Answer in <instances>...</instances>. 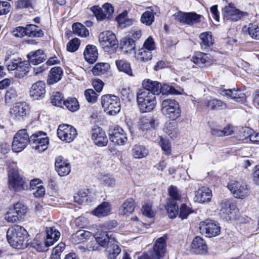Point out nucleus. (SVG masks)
Returning a JSON list of instances; mask_svg holds the SVG:
<instances>
[{
    "instance_id": "nucleus-1",
    "label": "nucleus",
    "mask_w": 259,
    "mask_h": 259,
    "mask_svg": "<svg viewBox=\"0 0 259 259\" xmlns=\"http://www.w3.org/2000/svg\"><path fill=\"white\" fill-rule=\"evenodd\" d=\"M7 238L10 245L17 249L24 248L28 244L27 231L19 225H15L8 229Z\"/></svg>"
},
{
    "instance_id": "nucleus-2",
    "label": "nucleus",
    "mask_w": 259,
    "mask_h": 259,
    "mask_svg": "<svg viewBox=\"0 0 259 259\" xmlns=\"http://www.w3.org/2000/svg\"><path fill=\"white\" fill-rule=\"evenodd\" d=\"M137 101L141 112L152 111L156 105V97L149 91H139L137 95Z\"/></svg>"
},
{
    "instance_id": "nucleus-3",
    "label": "nucleus",
    "mask_w": 259,
    "mask_h": 259,
    "mask_svg": "<svg viewBox=\"0 0 259 259\" xmlns=\"http://www.w3.org/2000/svg\"><path fill=\"white\" fill-rule=\"evenodd\" d=\"M161 111L164 115L172 120L178 118L181 114L180 105L174 99L164 100L161 103Z\"/></svg>"
},
{
    "instance_id": "nucleus-4",
    "label": "nucleus",
    "mask_w": 259,
    "mask_h": 259,
    "mask_svg": "<svg viewBox=\"0 0 259 259\" xmlns=\"http://www.w3.org/2000/svg\"><path fill=\"white\" fill-rule=\"evenodd\" d=\"M101 104L104 111L110 115H116L121 109L120 99L116 96L111 95L103 96Z\"/></svg>"
},
{
    "instance_id": "nucleus-5",
    "label": "nucleus",
    "mask_w": 259,
    "mask_h": 259,
    "mask_svg": "<svg viewBox=\"0 0 259 259\" xmlns=\"http://www.w3.org/2000/svg\"><path fill=\"white\" fill-rule=\"evenodd\" d=\"M8 187L10 190L18 192L27 188V185L18 170L11 168L8 171Z\"/></svg>"
},
{
    "instance_id": "nucleus-6",
    "label": "nucleus",
    "mask_w": 259,
    "mask_h": 259,
    "mask_svg": "<svg viewBox=\"0 0 259 259\" xmlns=\"http://www.w3.org/2000/svg\"><path fill=\"white\" fill-rule=\"evenodd\" d=\"M166 238L161 237L158 238L151 250L149 254L144 253L138 257V259H160L162 257L165 250Z\"/></svg>"
},
{
    "instance_id": "nucleus-7",
    "label": "nucleus",
    "mask_w": 259,
    "mask_h": 259,
    "mask_svg": "<svg viewBox=\"0 0 259 259\" xmlns=\"http://www.w3.org/2000/svg\"><path fill=\"white\" fill-rule=\"evenodd\" d=\"M199 228L200 233L207 237H215L219 235L221 232L219 224L211 220L201 222Z\"/></svg>"
},
{
    "instance_id": "nucleus-8",
    "label": "nucleus",
    "mask_w": 259,
    "mask_h": 259,
    "mask_svg": "<svg viewBox=\"0 0 259 259\" xmlns=\"http://www.w3.org/2000/svg\"><path fill=\"white\" fill-rule=\"evenodd\" d=\"M26 212L27 207L20 203H17L13 207L9 209L5 219L8 222L14 223L21 220Z\"/></svg>"
},
{
    "instance_id": "nucleus-9",
    "label": "nucleus",
    "mask_w": 259,
    "mask_h": 259,
    "mask_svg": "<svg viewBox=\"0 0 259 259\" xmlns=\"http://www.w3.org/2000/svg\"><path fill=\"white\" fill-rule=\"evenodd\" d=\"M29 142V135L26 129L19 130L14 137L12 143V149L15 152L22 151Z\"/></svg>"
},
{
    "instance_id": "nucleus-10",
    "label": "nucleus",
    "mask_w": 259,
    "mask_h": 259,
    "mask_svg": "<svg viewBox=\"0 0 259 259\" xmlns=\"http://www.w3.org/2000/svg\"><path fill=\"white\" fill-rule=\"evenodd\" d=\"M57 135L58 138L62 141L66 143L72 142L76 138L77 132L76 129L72 126L62 124L59 126L57 130Z\"/></svg>"
},
{
    "instance_id": "nucleus-11",
    "label": "nucleus",
    "mask_w": 259,
    "mask_h": 259,
    "mask_svg": "<svg viewBox=\"0 0 259 259\" xmlns=\"http://www.w3.org/2000/svg\"><path fill=\"white\" fill-rule=\"evenodd\" d=\"M91 10L98 21L110 19L114 12L113 7L108 3L103 5L102 8L94 6L91 8Z\"/></svg>"
},
{
    "instance_id": "nucleus-12",
    "label": "nucleus",
    "mask_w": 259,
    "mask_h": 259,
    "mask_svg": "<svg viewBox=\"0 0 259 259\" xmlns=\"http://www.w3.org/2000/svg\"><path fill=\"white\" fill-rule=\"evenodd\" d=\"M223 15L225 22H233L240 20L247 14L229 5L223 9Z\"/></svg>"
},
{
    "instance_id": "nucleus-13",
    "label": "nucleus",
    "mask_w": 259,
    "mask_h": 259,
    "mask_svg": "<svg viewBox=\"0 0 259 259\" xmlns=\"http://www.w3.org/2000/svg\"><path fill=\"white\" fill-rule=\"evenodd\" d=\"M228 189L237 198L244 199L248 196L249 191L244 184H241L235 181H230L227 186Z\"/></svg>"
},
{
    "instance_id": "nucleus-14",
    "label": "nucleus",
    "mask_w": 259,
    "mask_h": 259,
    "mask_svg": "<svg viewBox=\"0 0 259 259\" xmlns=\"http://www.w3.org/2000/svg\"><path fill=\"white\" fill-rule=\"evenodd\" d=\"M174 19L184 24L192 25L200 22L201 16L194 12H178L174 15Z\"/></svg>"
},
{
    "instance_id": "nucleus-15",
    "label": "nucleus",
    "mask_w": 259,
    "mask_h": 259,
    "mask_svg": "<svg viewBox=\"0 0 259 259\" xmlns=\"http://www.w3.org/2000/svg\"><path fill=\"white\" fill-rule=\"evenodd\" d=\"M99 41L101 46L105 50L113 48L118 44L115 35L110 31L101 33L99 36Z\"/></svg>"
},
{
    "instance_id": "nucleus-16",
    "label": "nucleus",
    "mask_w": 259,
    "mask_h": 259,
    "mask_svg": "<svg viewBox=\"0 0 259 259\" xmlns=\"http://www.w3.org/2000/svg\"><path fill=\"white\" fill-rule=\"evenodd\" d=\"M91 135L92 140L97 146L104 147L107 145V137L105 132L101 127L95 126L91 131Z\"/></svg>"
},
{
    "instance_id": "nucleus-17",
    "label": "nucleus",
    "mask_w": 259,
    "mask_h": 259,
    "mask_svg": "<svg viewBox=\"0 0 259 259\" xmlns=\"http://www.w3.org/2000/svg\"><path fill=\"white\" fill-rule=\"evenodd\" d=\"M109 138L112 142L118 145H124L127 140L126 133L118 126L109 131Z\"/></svg>"
},
{
    "instance_id": "nucleus-18",
    "label": "nucleus",
    "mask_w": 259,
    "mask_h": 259,
    "mask_svg": "<svg viewBox=\"0 0 259 259\" xmlns=\"http://www.w3.org/2000/svg\"><path fill=\"white\" fill-rule=\"evenodd\" d=\"M55 169L61 177L68 175L71 171V165L68 160L62 156L56 158Z\"/></svg>"
},
{
    "instance_id": "nucleus-19",
    "label": "nucleus",
    "mask_w": 259,
    "mask_h": 259,
    "mask_svg": "<svg viewBox=\"0 0 259 259\" xmlns=\"http://www.w3.org/2000/svg\"><path fill=\"white\" fill-rule=\"evenodd\" d=\"M192 61L201 68L211 65L213 60L210 55L202 52H196L192 57Z\"/></svg>"
},
{
    "instance_id": "nucleus-20",
    "label": "nucleus",
    "mask_w": 259,
    "mask_h": 259,
    "mask_svg": "<svg viewBox=\"0 0 259 259\" xmlns=\"http://www.w3.org/2000/svg\"><path fill=\"white\" fill-rule=\"evenodd\" d=\"M190 248L193 252L197 254H204L208 251V247L205 241L199 236H196L193 239Z\"/></svg>"
},
{
    "instance_id": "nucleus-21",
    "label": "nucleus",
    "mask_w": 259,
    "mask_h": 259,
    "mask_svg": "<svg viewBox=\"0 0 259 259\" xmlns=\"http://www.w3.org/2000/svg\"><path fill=\"white\" fill-rule=\"evenodd\" d=\"M29 110L28 105L25 102H19L10 109V113L12 117L19 119L27 115Z\"/></svg>"
},
{
    "instance_id": "nucleus-22",
    "label": "nucleus",
    "mask_w": 259,
    "mask_h": 259,
    "mask_svg": "<svg viewBox=\"0 0 259 259\" xmlns=\"http://www.w3.org/2000/svg\"><path fill=\"white\" fill-rule=\"evenodd\" d=\"M95 238L98 245L103 247H106L109 243L116 242L115 237L112 233L102 231L96 233L94 235Z\"/></svg>"
},
{
    "instance_id": "nucleus-23",
    "label": "nucleus",
    "mask_w": 259,
    "mask_h": 259,
    "mask_svg": "<svg viewBox=\"0 0 259 259\" xmlns=\"http://www.w3.org/2000/svg\"><path fill=\"white\" fill-rule=\"evenodd\" d=\"M45 93L46 84L42 81H38L33 83L30 90V95L35 100L44 97Z\"/></svg>"
},
{
    "instance_id": "nucleus-24",
    "label": "nucleus",
    "mask_w": 259,
    "mask_h": 259,
    "mask_svg": "<svg viewBox=\"0 0 259 259\" xmlns=\"http://www.w3.org/2000/svg\"><path fill=\"white\" fill-rule=\"evenodd\" d=\"M212 197V192L208 188L202 187L196 192L195 198L200 203H208L210 201Z\"/></svg>"
},
{
    "instance_id": "nucleus-25",
    "label": "nucleus",
    "mask_w": 259,
    "mask_h": 259,
    "mask_svg": "<svg viewBox=\"0 0 259 259\" xmlns=\"http://www.w3.org/2000/svg\"><path fill=\"white\" fill-rule=\"evenodd\" d=\"M47 238L45 241L46 246H52L58 241L60 237V232L55 227H50L46 229Z\"/></svg>"
},
{
    "instance_id": "nucleus-26",
    "label": "nucleus",
    "mask_w": 259,
    "mask_h": 259,
    "mask_svg": "<svg viewBox=\"0 0 259 259\" xmlns=\"http://www.w3.org/2000/svg\"><path fill=\"white\" fill-rule=\"evenodd\" d=\"M27 57L31 63L34 65H38L44 62L46 59V55L41 50L30 52L27 55Z\"/></svg>"
},
{
    "instance_id": "nucleus-27",
    "label": "nucleus",
    "mask_w": 259,
    "mask_h": 259,
    "mask_svg": "<svg viewBox=\"0 0 259 259\" xmlns=\"http://www.w3.org/2000/svg\"><path fill=\"white\" fill-rule=\"evenodd\" d=\"M135 208V202L133 199H126L121 205L119 213L122 215L128 216L131 214Z\"/></svg>"
},
{
    "instance_id": "nucleus-28",
    "label": "nucleus",
    "mask_w": 259,
    "mask_h": 259,
    "mask_svg": "<svg viewBox=\"0 0 259 259\" xmlns=\"http://www.w3.org/2000/svg\"><path fill=\"white\" fill-rule=\"evenodd\" d=\"M142 85L145 89V91H149L155 96L160 93L161 83L158 81L149 79H145L142 82Z\"/></svg>"
},
{
    "instance_id": "nucleus-29",
    "label": "nucleus",
    "mask_w": 259,
    "mask_h": 259,
    "mask_svg": "<svg viewBox=\"0 0 259 259\" xmlns=\"http://www.w3.org/2000/svg\"><path fill=\"white\" fill-rule=\"evenodd\" d=\"M85 60L90 63H94L98 57V53L96 47L93 45H88L84 51Z\"/></svg>"
},
{
    "instance_id": "nucleus-30",
    "label": "nucleus",
    "mask_w": 259,
    "mask_h": 259,
    "mask_svg": "<svg viewBox=\"0 0 259 259\" xmlns=\"http://www.w3.org/2000/svg\"><path fill=\"white\" fill-rule=\"evenodd\" d=\"M120 48L124 54L135 53L136 44L135 41L131 38H122L120 41Z\"/></svg>"
},
{
    "instance_id": "nucleus-31",
    "label": "nucleus",
    "mask_w": 259,
    "mask_h": 259,
    "mask_svg": "<svg viewBox=\"0 0 259 259\" xmlns=\"http://www.w3.org/2000/svg\"><path fill=\"white\" fill-rule=\"evenodd\" d=\"M148 153V150L145 146L138 144L134 145L131 150V154L136 159L146 157Z\"/></svg>"
},
{
    "instance_id": "nucleus-32",
    "label": "nucleus",
    "mask_w": 259,
    "mask_h": 259,
    "mask_svg": "<svg viewBox=\"0 0 259 259\" xmlns=\"http://www.w3.org/2000/svg\"><path fill=\"white\" fill-rule=\"evenodd\" d=\"M111 211V208L109 203L103 202L93 211V214L98 217H103L109 215Z\"/></svg>"
},
{
    "instance_id": "nucleus-33",
    "label": "nucleus",
    "mask_w": 259,
    "mask_h": 259,
    "mask_svg": "<svg viewBox=\"0 0 259 259\" xmlns=\"http://www.w3.org/2000/svg\"><path fill=\"white\" fill-rule=\"evenodd\" d=\"M220 213L226 219L230 220L231 218L232 211L234 209V206L231 205L228 200H223L220 204Z\"/></svg>"
},
{
    "instance_id": "nucleus-34",
    "label": "nucleus",
    "mask_w": 259,
    "mask_h": 259,
    "mask_svg": "<svg viewBox=\"0 0 259 259\" xmlns=\"http://www.w3.org/2000/svg\"><path fill=\"white\" fill-rule=\"evenodd\" d=\"M37 182V180L31 181L30 183V186L34 197H42L45 194V188L41 183Z\"/></svg>"
},
{
    "instance_id": "nucleus-35",
    "label": "nucleus",
    "mask_w": 259,
    "mask_h": 259,
    "mask_svg": "<svg viewBox=\"0 0 259 259\" xmlns=\"http://www.w3.org/2000/svg\"><path fill=\"white\" fill-rule=\"evenodd\" d=\"M62 73L63 71L61 67H55L52 68L49 75L48 84H54L59 81L61 78Z\"/></svg>"
},
{
    "instance_id": "nucleus-36",
    "label": "nucleus",
    "mask_w": 259,
    "mask_h": 259,
    "mask_svg": "<svg viewBox=\"0 0 259 259\" xmlns=\"http://www.w3.org/2000/svg\"><path fill=\"white\" fill-rule=\"evenodd\" d=\"M116 20L121 28L131 26L134 21V19L130 18L127 16V12L125 11L118 15Z\"/></svg>"
},
{
    "instance_id": "nucleus-37",
    "label": "nucleus",
    "mask_w": 259,
    "mask_h": 259,
    "mask_svg": "<svg viewBox=\"0 0 259 259\" xmlns=\"http://www.w3.org/2000/svg\"><path fill=\"white\" fill-rule=\"evenodd\" d=\"M115 242L111 243L105 250L106 255L109 258H115L121 252V248Z\"/></svg>"
},
{
    "instance_id": "nucleus-38",
    "label": "nucleus",
    "mask_w": 259,
    "mask_h": 259,
    "mask_svg": "<svg viewBox=\"0 0 259 259\" xmlns=\"http://www.w3.org/2000/svg\"><path fill=\"white\" fill-rule=\"evenodd\" d=\"M91 236V232L86 230H80L72 235V242L75 244H78L89 239Z\"/></svg>"
},
{
    "instance_id": "nucleus-39",
    "label": "nucleus",
    "mask_w": 259,
    "mask_h": 259,
    "mask_svg": "<svg viewBox=\"0 0 259 259\" xmlns=\"http://www.w3.org/2000/svg\"><path fill=\"white\" fill-rule=\"evenodd\" d=\"M242 31L247 33L252 39H259V27L256 24L250 23L248 26H244Z\"/></svg>"
},
{
    "instance_id": "nucleus-40",
    "label": "nucleus",
    "mask_w": 259,
    "mask_h": 259,
    "mask_svg": "<svg viewBox=\"0 0 259 259\" xmlns=\"http://www.w3.org/2000/svg\"><path fill=\"white\" fill-rule=\"evenodd\" d=\"M118 70L123 72L130 76H133L131 64L125 60H118L115 62Z\"/></svg>"
},
{
    "instance_id": "nucleus-41",
    "label": "nucleus",
    "mask_w": 259,
    "mask_h": 259,
    "mask_svg": "<svg viewBox=\"0 0 259 259\" xmlns=\"http://www.w3.org/2000/svg\"><path fill=\"white\" fill-rule=\"evenodd\" d=\"M30 63L28 61H24L19 62V65L16 71L15 72V75L16 77L22 78L29 71Z\"/></svg>"
},
{
    "instance_id": "nucleus-42",
    "label": "nucleus",
    "mask_w": 259,
    "mask_h": 259,
    "mask_svg": "<svg viewBox=\"0 0 259 259\" xmlns=\"http://www.w3.org/2000/svg\"><path fill=\"white\" fill-rule=\"evenodd\" d=\"M165 208L169 217L171 219L175 218L178 214V205L176 201L171 199L168 200Z\"/></svg>"
},
{
    "instance_id": "nucleus-43",
    "label": "nucleus",
    "mask_w": 259,
    "mask_h": 259,
    "mask_svg": "<svg viewBox=\"0 0 259 259\" xmlns=\"http://www.w3.org/2000/svg\"><path fill=\"white\" fill-rule=\"evenodd\" d=\"M155 13L153 10L149 8L141 16V21L142 23L150 26L154 21Z\"/></svg>"
},
{
    "instance_id": "nucleus-44",
    "label": "nucleus",
    "mask_w": 259,
    "mask_h": 259,
    "mask_svg": "<svg viewBox=\"0 0 259 259\" xmlns=\"http://www.w3.org/2000/svg\"><path fill=\"white\" fill-rule=\"evenodd\" d=\"M221 94L224 96H227L231 97L232 99L239 101V100H242L244 98V94L240 90L235 89L224 90Z\"/></svg>"
},
{
    "instance_id": "nucleus-45",
    "label": "nucleus",
    "mask_w": 259,
    "mask_h": 259,
    "mask_svg": "<svg viewBox=\"0 0 259 259\" xmlns=\"http://www.w3.org/2000/svg\"><path fill=\"white\" fill-rule=\"evenodd\" d=\"M26 35L30 37H42L44 35L42 31L33 24L27 25L26 27Z\"/></svg>"
},
{
    "instance_id": "nucleus-46",
    "label": "nucleus",
    "mask_w": 259,
    "mask_h": 259,
    "mask_svg": "<svg viewBox=\"0 0 259 259\" xmlns=\"http://www.w3.org/2000/svg\"><path fill=\"white\" fill-rule=\"evenodd\" d=\"M73 32L80 37H86L89 35V30L80 23H75L72 25Z\"/></svg>"
},
{
    "instance_id": "nucleus-47",
    "label": "nucleus",
    "mask_w": 259,
    "mask_h": 259,
    "mask_svg": "<svg viewBox=\"0 0 259 259\" xmlns=\"http://www.w3.org/2000/svg\"><path fill=\"white\" fill-rule=\"evenodd\" d=\"M199 38L201 40L200 45L202 48L205 49L206 47L212 46L213 44L212 35L210 32H205L201 33Z\"/></svg>"
},
{
    "instance_id": "nucleus-48",
    "label": "nucleus",
    "mask_w": 259,
    "mask_h": 259,
    "mask_svg": "<svg viewBox=\"0 0 259 259\" xmlns=\"http://www.w3.org/2000/svg\"><path fill=\"white\" fill-rule=\"evenodd\" d=\"M110 65L107 63H98L92 69V72L95 75H101L107 72Z\"/></svg>"
},
{
    "instance_id": "nucleus-49",
    "label": "nucleus",
    "mask_w": 259,
    "mask_h": 259,
    "mask_svg": "<svg viewBox=\"0 0 259 259\" xmlns=\"http://www.w3.org/2000/svg\"><path fill=\"white\" fill-rule=\"evenodd\" d=\"M48 138L41 139L39 142H34V143L31 144L32 148L38 153H41L47 149L49 145Z\"/></svg>"
},
{
    "instance_id": "nucleus-50",
    "label": "nucleus",
    "mask_w": 259,
    "mask_h": 259,
    "mask_svg": "<svg viewBox=\"0 0 259 259\" xmlns=\"http://www.w3.org/2000/svg\"><path fill=\"white\" fill-rule=\"evenodd\" d=\"M100 184L103 187H113L115 185V180L110 175H102L100 178Z\"/></svg>"
},
{
    "instance_id": "nucleus-51",
    "label": "nucleus",
    "mask_w": 259,
    "mask_h": 259,
    "mask_svg": "<svg viewBox=\"0 0 259 259\" xmlns=\"http://www.w3.org/2000/svg\"><path fill=\"white\" fill-rule=\"evenodd\" d=\"M64 106L71 112H75L79 108L78 102L75 98H68L64 101Z\"/></svg>"
},
{
    "instance_id": "nucleus-52",
    "label": "nucleus",
    "mask_w": 259,
    "mask_h": 259,
    "mask_svg": "<svg viewBox=\"0 0 259 259\" xmlns=\"http://www.w3.org/2000/svg\"><path fill=\"white\" fill-rule=\"evenodd\" d=\"M207 105L210 109L214 110H221L226 108V104L225 103L216 99L208 100Z\"/></svg>"
},
{
    "instance_id": "nucleus-53",
    "label": "nucleus",
    "mask_w": 259,
    "mask_h": 259,
    "mask_svg": "<svg viewBox=\"0 0 259 259\" xmlns=\"http://www.w3.org/2000/svg\"><path fill=\"white\" fill-rule=\"evenodd\" d=\"M152 52L143 48L139 49L137 54V58L138 60L146 62L152 59Z\"/></svg>"
},
{
    "instance_id": "nucleus-54",
    "label": "nucleus",
    "mask_w": 259,
    "mask_h": 259,
    "mask_svg": "<svg viewBox=\"0 0 259 259\" xmlns=\"http://www.w3.org/2000/svg\"><path fill=\"white\" fill-rule=\"evenodd\" d=\"M52 103L53 105L57 107H64L63 97L58 92L53 93L51 97Z\"/></svg>"
},
{
    "instance_id": "nucleus-55",
    "label": "nucleus",
    "mask_w": 259,
    "mask_h": 259,
    "mask_svg": "<svg viewBox=\"0 0 259 259\" xmlns=\"http://www.w3.org/2000/svg\"><path fill=\"white\" fill-rule=\"evenodd\" d=\"M168 195L171 199L174 201L180 200L181 198V194L179 190L176 186L171 185L168 188Z\"/></svg>"
},
{
    "instance_id": "nucleus-56",
    "label": "nucleus",
    "mask_w": 259,
    "mask_h": 259,
    "mask_svg": "<svg viewBox=\"0 0 259 259\" xmlns=\"http://www.w3.org/2000/svg\"><path fill=\"white\" fill-rule=\"evenodd\" d=\"M142 211L144 215L149 218L154 217L156 213L155 210L152 208V204L150 202H146L143 204Z\"/></svg>"
},
{
    "instance_id": "nucleus-57",
    "label": "nucleus",
    "mask_w": 259,
    "mask_h": 259,
    "mask_svg": "<svg viewBox=\"0 0 259 259\" xmlns=\"http://www.w3.org/2000/svg\"><path fill=\"white\" fill-rule=\"evenodd\" d=\"M80 45V40L74 38L70 40L67 44V50L70 52H74L78 50Z\"/></svg>"
},
{
    "instance_id": "nucleus-58",
    "label": "nucleus",
    "mask_w": 259,
    "mask_h": 259,
    "mask_svg": "<svg viewBox=\"0 0 259 259\" xmlns=\"http://www.w3.org/2000/svg\"><path fill=\"white\" fill-rule=\"evenodd\" d=\"M193 212V210L191 207L183 204L180 206L179 216L182 220L186 219Z\"/></svg>"
},
{
    "instance_id": "nucleus-59",
    "label": "nucleus",
    "mask_w": 259,
    "mask_h": 259,
    "mask_svg": "<svg viewBox=\"0 0 259 259\" xmlns=\"http://www.w3.org/2000/svg\"><path fill=\"white\" fill-rule=\"evenodd\" d=\"M159 144L164 154L167 155H170L171 145L169 140L161 137Z\"/></svg>"
},
{
    "instance_id": "nucleus-60",
    "label": "nucleus",
    "mask_w": 259,
    "mask_h": 259,
    "mask_svg": "<svg viewBox=\"0 0 259 259\" xmlns=\"http://www.w3.org/2000/svg\"><path fill=\"white\" fill-rule=\"evenodd\" d=\"M17 94L15 89L10 88L6 93L5 100L6 102L10 104L15 101L17 98Z\"/></svg>"
},
{
    "instance_id": "nucleus-61",
    "label": "nucleus",
    "mask_w": 259,
    "mask_h": 259,
    "mask_svg": "<svg viewBox=\"0 0 259 259\" xmlns=\"http://www.w3.org/2000/svg\"><path fill=\"white\" fill-rule=\"evenodd\" d=\"M48 138L45 133L41 131L36 132L29 137V143L30 144L34 143V142H39L41 139Z\"/></svg>"
},
{
    "instance_id": "nucleus-62",
    "label": "nucleus",
    "mask_w": 259,
    "mask_h": 259,
    "mask_svg": "<svg viewBox=\"0 0 259 259\" xmlns=\"http://www.w3.org/2000/svg\"><path fill=\"white\" fill-rule=\"evenodd\" d=\"M84 96L90 103H95L97 100V94L92 89H88L84 92Z\"/></svg>"
},
{
    "instance_id": "nucleus-63",
    "label": "nucleus",
    "mask_w": 259,
    "mask_h": 259,
    "mask_svg": "<svg viewBox=\"0 0 259 259\" xmlns=\"http://www.w3.org/2000/svg\"><path fill=\"white\" fill-rule=\"evenodd\" d=\"M87 193L83 191H80L74 196L75 202L79 204H82L87 200Z\"/></svg>"
},
{
    "instance_id": "nucleus-64",
    "label": "nucleus",
    "mask_w": 259,
    "mask_h": 259,
    "mask_svg": "<svg viewBox=\"0 0 259 259\" xmlns=\"http://www.w3.org/2000/svg\"><path fill=\"white\" fill-rule=\"evenodd\" d=\"M143 48L152 52L156 49V44L151 36H149L145 40L143 45Z\"/></svg>"
}]
</instances>
